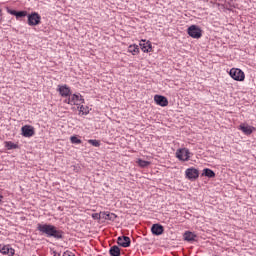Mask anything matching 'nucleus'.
<instances>
[{
    "label": "nucleus",
    "mask_w": 256,
    "mask_h": 256,
    "mask_svg": "<svg viewBox=\"0 0 256 256\" xmlns=\"http://www.w3.org/2000/svg\"><path fill=\"white\" fill-rule=\"evenodd\" d=\"M23 137H33L35 135V128L30 125H25L21 128Z\"/></svg>",
    "instance_id": "6e6552de"
},
{
    "label": "nucleus",
    "mask_w": 256,
    "mask_h": 256,
    "mask_svg": "<svg viewBox=\"0 0 256 256\" xmlns=\"http://www.w3.org/2000/svg\"><path fill=\"white\" fill-rule=\"evenodd\" d=\"M117 243L120 247H131V238L128 236H120L117 239Z\"/></svg>",
    "instance_id": "1a4fd4ad"
},
{
    "label": "nucleus",
    "mask_w": 256,
    "mask_h": 256,
    "mask_svg": "<svg viewBox=\"0 0 256 256\" xmlns=\"http://www.w3.org/2000/svg\"><path fill=\"white\" fill-rule=\"evenodd\" d=\"M7 11H8V13H9L10 15H14V17L17 16V11H16V10H11V9L7 8Z\"/></svg>",
    "instance_id": "bb28decb"
},
{
    "label": "nucleus",
    "mask_w": 256,
    "mask_h": 256,
    "mask_svg": "<svg viewBox=\"0 0 256 256\" xmlns=\"http://www.w3.org/2000/svg\"><path fill=\"white\" fill-rule=\"evenodd\" d=\"M77 101H85L81 96L74 94L72 97H69L65 100V103H68L69 105H76Z\"/></svg>",
    "instance_id": "ddd939ff"
},
{
    "label": "nucleus",
    "mask_w": 256,
    "mask_h": 256,
    "mask_svg": "<svg viewBox=\"0 0 256 256\" xmlns=\"http://www.w3.org/2000/svg\"><path fill=\"white\" fill-rule=\"evenodd\" d=\"M154 101L156 105H159L160 107H167V105H169V100L163 95H155Z\"/></svg>",
    "instance_id": "0eeeda50"
},
{
    "label": "nucleus",
    "mask_w": 256,
    "mask_h": 256,
    "mask_svg": "<svg viewBox=\"0 0 256 256\" xmlns=\"http://www.w3.org/2000/svg\"><path fill=\"white\" fill-rule=\"evenodd\" d=\"M41 23V15L37 12H32L28 14V25L30 27H35Z\"/></svg>",
    "instance_id": "20e7f679"
},
{
    "label": "nucleus",
    "mask_w": 256,
    "mask_h": 256,
    "mask_svg": "<svg viewBox=\"0 0 256 256\" xmlns=\"http://www.w3.org/2000/svg\"><path fill=\"white\" fill-rule=\"evenodd\" d=\"M9 248V245L3 246L0 248V253H2V255H9Z\"/></svg>",
    "instance_id": "5701e85b"
},
{
    "label": "nucleus",
    "mask_w": 256,
    "mask_h": 256,
    "mask_svg": "<svg viewBox=\"0 0 256 256\" xmlns=\"http://www.w3.org/2000/svg\"><path fill=\"white\" fill-rule=\"evenodd\" d=\"M92 219H94L96 221H100V219H101V212L100 213L92 214Z\"/></svg>",
    "instance_id": "a878e982"
},
{
    "label": "nucleus",
    "mask_w": 256,
    "mask_h": 256,
    "mask_svg": "<svg viewBox=\"0 0 256 256\" xmlns=\"http://www.w3.org/2000/svg\"><path fill=\"white\" fill-rule=\"evenodd\" d=\"M58 91H59L61 97H69V95H71V89H69V87H67V85L59 86Z\"/></svg>",
    "instance_id": "2eb2a0df"
},
{
    "label": "nucleus",
    "mask_w": 256,
    "mask_h": 256,
    "mask_svg": "<svg viewBox=\"0 0 256 256\" xmlns=\"http://www.w3.org/2000/svg\"><path fill=\"white\" fill-rule=\"evenodd\" d=\"M140 47L143 53H149L151 52V49H153V46L151 45V42H146L145 40H141Z\"/></svg>",
    "instance_id": "f8f14e48"
},
{
    "label": "nucleus",
    "mask_w": 256,
    "mask_h": 256,
    "mask_svg": "<svg viewBox=\"0 0 256 256\" xmlns=\"http://www.w3.org/2000/svg\"><path fill=\"white\" fill-rule=\"evenodd\" d=\"M84 109H85V108H84L83 106L80 107V111H81L82 113H85V115H87V111H84Z\"/></svg>",
    "instance_id": "c756f323"
},
{
    "label": "nucleus",
    "mask_w": 256,
    "mask_h": 256,
    "mask_svg": "<svg viewBox=\"0 0 256 256\" xmlns=\"http://www.w3.org/2000/svg\"><path fill=\"white\" fill-rule=\"evenodd\" d=\"M138 165L140 167L145 168V167H149V165H151V162L145 161V160H142V159H138Z\"/></svg>",
    "instance_id": "412c9836"
},
{
    "label": "nucleus",
    "mask_w": 256,
    "mask_h": 256,
    "mask_svg": "<svg viewBox=\"0 0 256 256\" xmlns=\"http://www.w3.org/2000/svg\"><path fill=\"white\" fill-rule=\"evenodd\" d=\"M63 256H75L71 251H66L63 253Z\"/></svg>",
    "instance_id": "c85d7f7f"
},
{
    "label": "nucleus",
    "mask_w": 256,
    "mask_h": 256,
    "mask_svg": "<svg viewBox=\"0 0 256 256\" xmlns=\"http://www.w3.org/2000/svg\"><path fill=\"white\" fill-rule=\"evenodd\" d=\"M88 143H90V145H93V147H99L101 145L98 140H88Z\"/></svg>",
    "instance_id": "393cba45"
},
{
    "label": "nucleus",
    "mask_w": 256,
    "mask_h": 256,
    "mask_svg": "<svg viewBox=\"0 0 256 256\" xmlns=\"http://www.w3.org/2000/svg\"><path fill=\"white\" fill-rule=\"evenodd\" d=\"M191 152H189V149L187 148H182V149H178L176 151V157L177 159H179V161H189V159L191 158Z\"/></svg>",
    "instance_id": "39448f33"
},
{
    "label": "nucleus",
    "mask_w": 256,
    "mask_h": 256,
    "mask_svg": "<svg viewBox=\"0 0 256 256\" xmlns=\"http://www.w3.org/2000/svg\"><path fill=\"white\" fill-rule=\"evenodd\" d=\"M1 199H3V196L0 195V203H1Z\"/></svg>",
    "instance_id": "7c9ffc66"
},
{
    "label": "nucleus",
    "mask_w": 256,
    "mask_h": 256,
    "mask_svg": "<svg viewBox=\"0 0 256 256\" xmlns=\"http://www.w3.org/2000/svg\"><path fill=\"white\" fill-rule=\"evenodd\" d=\"M37 231H39L40 235H44V237L53 238V239H63V235L65 232L63 230L57 228L53 224H37Z\"/></svg>",
    "instance_id": "f257e3e1"
},
{
    "label": "nucleus",
    "mask_w": 256,
    "mask_h": 256,
    "mask_svg": "<svg viewBox=\"0 0 256 256\" xmlns=\"http://www.w3.org/2000/svg\"><path fill=\"white\" fill-rule=\"evenodd\" d=\"M70 140H71V143H74V144H76V145L81 144V139L77 138L76 136H72V137L70 138Z\"/></svg>",
    "instance_id": "b1692460"
},
{
    "label": "nucleus",
    "mask_w": 256,
    "mask_h": 256,
    "mask_svg": "<svg viewBox=\"0 0 256 256\" xmlns=\"http://www.w3.org/2000/svg\"><path fill=\"white\" fill-rule=\"evenodd\" d=\"M229 75L234 81H245V72L239 68H232Z\"/></svg>",
    "instance_id": "7ed1b4c3"
},
{
    "label": "nucleus",
    "mask_w": 256,
    "mask_h": 256,
    "mask_svg": "<svg viewBox=\"0 0 256 256\" xmlns=\"http://www.w3.org/2000/svg\"><path fill=\"white\" fill-rule=\"evenodd\" d=\"M129 52L132 53V55H137L139 53V46L137 45H130L129 46Z\"/></svg>",
    "instance_id": "aec40b11"
},
{
    "label": "nucleus",
    "mask_w": 256,
    "mask_h": 256,
    "mask_svg": "<svg viewBox=\"0 0 256 256\" xmlns=\"http://www.w3.org/2000/svg\"><path fill=\"white\" fill-rule=\"evenodd\" d=\"M101 219H105V221H115L117 215L111 212H101Z\"/></svg>",
    "instance_id": "4468645a"
},
{
    "label": "nucleus",
    "mask_w": 256,
    "mask_h": 256,
    "mask_svg": "<svg viewBox=\"0 0 256 256\" xmlns=\"http://www.w3.org/2000/svg\"><path fill=\"white\" fill-rule=\"evenodd\" d=\"M109 254L111 256H121V248H119L117 245H114L110 248Z\"/></svg>",
    "instance_id": "f3484780"
},
{
    "label": "nucleus",
    "mask_w": 256,
    "mask_h": 256,
    "mask_svg": "<svg viewBox=\"0 0 256 256\" xmlns=\"http://www.w3.org/2000/svg\"><path fill=\"white\" fill-rule=\"evenodd\" d=\"M5 147H6V149H8V151H11V149H19V145L15 144L11 141L5 142Z\"/></svg>",
    "instance_id": "6ab92c4d"
},
{
    "label": "nucleus",
    "mask_w": 256,
    "mask_h": 256,
    "mask_svg": "<svg viewBox=\"0 0 256 256\" xmlns=\"http://www.w3.org/2000/svg\"><path fill=\"white\" fill-rule=\"evenodd\" d=\"M151 231L153 235L159 236L163 235L165 228H163V225L161 224H153L151 227Z\"/></svg>",
    "instance_id": "9d476101"
},
{
    "label": "nucleus",
    "mask_w": 256,
    "mask_h": 256,
    "mask_svg": "<svg viewBox=\"0 0 256 256\" xmlns=\"http://www.w3.org/2000/svg\"><path fill=\"white\" fill-rule=\"evenodd\" d=\"M186 179L189 181H197L199 179V170L196 168H188L185 171Z\"/></svg>",
    "instance_id": "423d86ee"
},
{
    "label": "nucleus",
    "mask_w": 256,
    "mask_h": 256,
    "mask_svg": "<svg viewBox=\"0 0 256 256\" xmlns=\"http://www.w3.org/2000/svg\"><path fill=\"white\" fill-rule=\"evenodd\" d=\"M183 237H184V241L191 242V241H195V238L197 237V235H195L193 232L186 231Z\"/></svg>",
    "instance_id": "dca6fc26"
},
{
    "label": "nucleus",
    "mask_w": 256,
    "mask_h": 256,
    "mask_svg": "<svg viewBox=\"0 0 256 256\" xmlns=\"http://www.w3.org/2000/svg\"><path fill=\"white\" fill-rule=\"evenodd\" d=\"M23 17H27V11H17L16 12V19H21Z\"/></svg>",
    "instance_id": "4be33fe9"
},
{
    "label": "nucleus",
    "mask_w": 256,
    "mask_h": 256,
    "mask_svg": "<svg viewBox=\"0 0 256 256\" xmlns=\"http://www.w3.org/2000/svg\"><path fill=\"white\" fill-rule=\"evenodd\" d=\"M9 256H15V249L13 248H9V253H8Z\"/></svg>",
    "instance_id": "cd10ccee"
},
{
    "label": "nucleus",
    "mask_w": 256,
    "mask_h": 256,
    "mask_svg": "<svg viewBox=\"0 0 256 256\" xmlns=\"http://www.w3.org/2000/svg\"><path fill=\"white\" fill-rule=\"evenodd\" d=\"M202 175H203L204 177H208L209 179H213V178L215 177V171H213V170H211V169H209V168H205V169L203 170Z\"/></svg>",
    "instance_id": "a211bd4d"
},
{
    "label": "nucleus",
    "mask_w": 256,
    "mask_h": 256,
    "mask_svg": "<svg viewBox=\"0 0 256 256\" xmlns=\"http://www.w3.org/2000/svg\"><path fill=\"white\" fill-rule=\"evenodd\" d=\"M187 33L192 39H201L203 37V31L197 25H191L187 29Z\"/></svg>",
    "instance_id": "f03ea898"
},
{
    "label": "nucleus",
    "mask_w": 256,
    "mask_h": 256,
    "mask_svg": "<svg viewBox=\"0 0 256 256\" xmlns=\"http://www.w3.org/2000/svg\"><path fill=\"white\" fill-rule=\"evenodd\" d=\"M239 129L244 135H251L255 131V127L246 124H240Z\"/></svg>",
    "instance_id": "9b49d317"
}]
</instances>
